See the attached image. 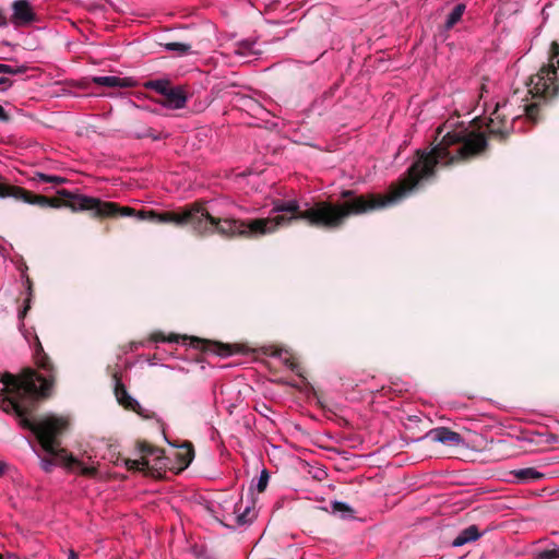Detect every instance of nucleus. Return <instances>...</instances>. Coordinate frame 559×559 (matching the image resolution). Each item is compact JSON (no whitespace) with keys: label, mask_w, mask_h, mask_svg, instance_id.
<instances>
[{"label":"nucleus","mask_w":559,"mask_h":559,"mask_svg":"<svg viewBox=\"0 0 559 559\" xmlns=\"http://www.w3.org/2000/svg\"><path fill=\"white\" fill-rule=\"evenodd\" d=\"M36 364L39 368L50 372L51 366L47 356L40 350L36 354Z\"/></svg>","instance_id":"nucleus-16"},{"label":"nucleus","mask_w":559,"mask_h":559,"mask_svg":"<svg viewBox=\"0 0 559 559\" xmlns=\"http://www.w3.org/2000/svg\"><path fill=\"white\" fill-rule=\"evenodd\" d=\"M8 80L5 78L0 76V85L7 84Z\"/></svg>","instance_id":"nucleus-29"},{"label":"nucleus","mask_w":559,"mask_h":559,"mask_svg":"<svg viewBox=\"0 0 559 559\" xmlns=\"http://www.w3.org/2000/svg\"><path fill=\"white\" fill-rule=\"evenodd\" d=\"M21 70L13 68L12 66L0 63V73L16 74Z\"/></svg>","instance_id":"nucleus-21"},{"label":"nucleus","mask_w":559,"mask_h":559,"mask_svg":"<svg viewBox=\"0 0 559 559\" xmlns=\"http://www.w3.org/2000/svg\"><path fill=\"white\" fill-rule=\"evenodd\" d=\"M287 362H289V367L294 370L296 365L290 359H287Z\"/></svg>","instance_id":"nucleus-30"},{"label":"nucleus","mask_w":559,"mask_h":559,"mask_svg":"<svg viewBox=\"0 0 559 559\" xmlns=\"http://www.w3.org/2000/svg\"><path fill=\"white\" fill-rule=\"evenodd\" d=\"M35 179L43 181V182H49V183H56V185H62L67 182V179L60 176H53V175H46L43 173H37L35 175Z\"/></svg>","instance_id":"nucleus-14"},{"label":"nucleus","mask_w":559,"mask_h":559,"mask_svg":"<svg viewBox=\"0 0 559 559\" xmlns=\"http://www.w3.org/2000/svg\"><path fill=\"white\" fill-rule=\"evenodd\" d=\"M4 469H5V465L0 462V475H2L4 473Z\"/></svg>","instance_id":"nucleus-28"},{"label":"nucleus","mask_w":559,"mask_h":559,"mask_svg":"<svg viewBox=\"0 0 559 559\" xmlns=\"http://www.w3.org/2000/svg\"><path fill=\"white\" fill-rule=\"evenodd\" d=\"M154 85H155V86H164V83H162V82H156V83H154Z\"/></svg>","instance_id":"nucleus-31"},{"label":"nucleus","mask_w":559,"mask_h":559,"mask_svg":"<svg viewBox=\"0 0 559 559\" xmlns=\"http://www.w3.org/2000/svg\"><path fill=\"white\" fill-rule=\"evenodd\" d=\"M267 480H269V475L266 473V471H263L261 473V476H260V479L258 481V490L259 491H263L267 485Z\"/></svg>","instance_id":"nucleus-20"},{"label":"nucleus","mask_w":559,"mask_h":559,"mask_svg":"<svg viewBox=\"0 0 559 559\" xmlns=\"http://www.w3.org/2000/svg\"><path fill=\"white\" fill-rule=\"evenodd\" d=\"M200 343H201V341H200V340H197V338H193V340H192V345H193L194 347H198Z\"/></svg>","instance_id":"nucleus-27"},{"label":"nucleus","mask_w":559,"mask_h":559,"mask_svg":"<svg viewBox=\"0 0 559 559\" xmlns=\"http://www.w3.org/2000/svg\"><path fill=\"white\" fill-rule=\"evenodd\" d=\"M538 559H559V548L546 549L538 554Z\"/></svg>","instance_id":"nucleus-18"},{"label":"nucleus","mask_w":559,"mask_h":559,"mask_svg":"<svg viewBox=\"0 0 559 559\" xmlns=\"http://www.w3.org/2000/svg\"><path fill=\"white\" fill-rule=\"evenodd\" d=\"M177 456L180 457L183 467H187L193 460V449L191 443H185L180 447Z\"/></svg>","instance_id":"nucleus-11"},{"label":"nucleus","mask_w":559,"mask_h":559,"mask_svg":"<svg viewBox=\"0 0 559 559\" xmlns=\"http://www.w3.org/2000/svg\"><path fill=\"white\" fill-rule=\"evenodd\" d=\"M0 120L1 121L8 120V115H7L4 108L1 105H0Z\"/></svg>","instance_id":"nucleus-24"},{"label":"nucleus","mask_w":559,"mask_h":559,"mask_svg":"<svg viewBox=\"0 0 559 559\" xmlns=\"http://www.w3.org/2000/svg\"><path fill=\"white\" fill-rule=\"evenodd\" d=\"M168 105L173 108H182L186 105V97L180 91L171 90L167 95Z\"/></svg>","instance_id":"nucleus-12"},{"label":"nucleus","mask_w":559,"mask_h":559,"mask_svg":"<svg viewBox=\"0 0 559 559\" xmlns=\"http://www.w3.org/2000/svg\"><path fill=\"white\" fill-rule=\"evenodd\" d=\"M480 537L478 528L472 525L460 533V535L453 540V546H463L466 543L474 542Z\"/></svg>","instance_id":"nucleus-9"},{"label":"nucleus","mask_w":559,"mask_h":559,"mask_svg":"<svg viewBox=\"0 0 559 559\" xmlns=\"http://www.w3.org/2000/svg\"><path fill=\"white\" fill-rule=\"evenodd\" d=\"M140 457L123 460L124 466L129 471H139L145 475L159 477L165 471L167 464L163 456V451L150 444L142 443L139 447Z\"/></svg>","instance_id":"nucleus-4"},{"label":"nucleus","mask_w":559,"mask_h":559,"mask_svg":"<svg viewBox=\"0 0 559 559\" xmlns=\"http://www.w3.org/2000/svg\"><path fill=\"white\" fill-rule=\"evenodd\" d=\"M68 559H79V557L73 550H70Z\"/></svg>","instance_id":"nucleus-26"},{"label":"nucleus","mask_w":559,"mask_h":559,"mask_svg":"<svg viewBox=\"0 0 559 559\" xmlns=\"http://www.w3.org/2000/svg\"><path fill=\"white\" fill-rule=\"evenodd\" d=\"M551 58L547 66L539 69L537 73L531 76L528 92L536 97H552L559 91V45L552 43Z\"/></svg>","instance_id":"nucleus-3"},{"label":"nucleus","mask_w":559,"mask_h":559,"mask_svg":"<svg viewBox=\"0 0 559 559\" xmlns=\"http://www.w3.org/2000/svg\"><path fill=\"white\" fill-rule=\"evenodd\" d=\"M217 353L221 356H228V355H230L229 348L227 346H222Z\"/></svg>","instance_id":"nucleus-23"},{"label":"nucleus","mask_w":559,"mask_h":559,"mask_svg":"<svg viewBox=\"0 0 559 559\" xmlns=\"http://www.w3.org/2000/svg\"><path fill=\"white\" fill-rule=\"evenodd\" d=\"M52 385V376L38 374L27 370L20 377L5 373L0 379V394L7 397L0 403L5 413H14L21 427L31 430L37 438L43 450L51 457H43L40 465L45 472H50L56 464L67 468L78 467L84 476H95V466H87L76 460L66 449L59 447L58 436L67 428L68 420L63 417L47 416L39 420L31 418L38 396H46Z\"/></svg>","instance_id":"nucleus-2"},{"label":"nucleus","mask_w":559,"mask_h":559,"mask_svg":"<svg viewBox=\"0 0 559 559\" xmlns=\"http://www.w3.org/2000/svg\"><path fill=\"white\" fill-rule=\"evenodd\" d=\"M428 436L437 442L448 445H461L464 443L463 438L460 433L447 428L439 427L429 431Z\"/></svg>","instance_id":"nucleus-6"},{"label":"nucleus","mask_w":559,"mask_h":559,"mask_svg":"<svg viewBox=\"0 0 559 559\" xmlns=\"http://www.w3.org/2000/svg\"><path fill=\"white\" fill-rule=\"evenodd\" d=\"M465 4L459 3L456 4L452 12L449 14L448 20L445 22L447 28H452L463 16L465 12Z\"/></svg>","instance_id":"nucleus-10"},{"label":"nucleus","mask_w":559,"mask_h":559,"mask_svg":"<svg viewBox=\"0 0 559 559\" xmlns=\"http://www.w3.org/2000/svg\"><path fill=\"white\" fill-rule=\"evenodd\" d=\"M488 93H489L488 86L483 85L480 88V96H479L480 99H486L488 96Z\"/></svg>","instance_id":"nucleus-22"},{"label":"nucleus","mask_w":559,"mask_h":559,"mask_svg":"<svg viewBox=\"0 0 559 559\" xmlns=\"http://www.w3.org/2000/svg\"><path fill=\"white\" fill-rule=\"evenodd\" d=\"M515 475L522 480H537L543 477V474L535 468H523L518 471Z\"/></svg>","instance_id":"nucleus-13"},{"label":"nucleus","mask_w":559,"mask_h":559,"mask_svg":"<svg viewBox=\"0 0 559 559\" xmlns=\"http://www.w3.org/2000/svg\"><path fill=\"white\" fill-rule=\"evenodd\" d=\"M506 114L507 105L496 104L490 116L477 121L476 124L466 126L460 116L448 118L437 128L433 147L429 152H423L409 168L407 176L385 195H356L354 191L345 190L341 193L343 202L318 201L306 209H301L295 199L281 200V227L304 219L310 225L337 228L350 215H361L399 201L412 191L420 179L431 175L435 166H447L480 152L486 145V132L501 136L508 134L519 117L508 119Z\"/></svg>","instance_id":"nucleus-1"},{"label":"nucleus","mask_w":559,"mask_h":559,"mask_svg":"<svg viewBox=\"0 0 559 559\" xmlns=\"http://www.w3.org/2000/svg\"><path fill=\"white\" fill-rule=\"evenodd\" d=\"M537 106L535 104L528 105L525 107V115L528 119L535 120L537 114Z\"/></svg>","instance_id":"nucleus-19"},{"label":"nucleus","mask_w":559,"mask_h":559,"mask_svg":"<svg viewBox=\"0 0 559 559\" xmlns=\"http://www.w3.org/2000/svg\"><path fill=\"white\" fill-rule=\"evenodd\" d=\"M165 48L169 51H176L179 55H186L190 51V46L182 43H167Z\"/></svg>","instance_id":"nucleus-15"},{"label":"nucleus","mask_w":559,"mask_h":559,"mask_svg":"<svg viewBox=\"0 0 559 559\" xmlns=\"http://www.w3.org/2000/svg\"><path fill=\"white\" fill-rule=\"evenodd\" d=\"M13 14L11 21L15 25H26L36 21V14L33 7L27 0H16L13 5Z\"/></svg>","instance_id":"nucleus-5"},{"label":"nucleus","mask_w":559,"mask_h":559,"mask_svg":"<svg viewBox=\"0 0 559 559\" xmlns=\"http://www.w3.org/2000/svg\"><path fill=\"white\" fill-rule=\"evenodd\" d=\"M341 507H343V504H341V503H335V506H334V508H335V509H337V510H338Z\"/></svg>","instance_id":"nucleus-32"},{"label":"nucleus","mask_w":559,"mask_h":559,"mask_svg":"<svg viewBox=\"0 0 559 559\" xmlns=\"http://www.w3.org/2000/svg\"><path fill=\"white\" fill-rule=\"evenodd\" d=\"M152 340L154 342H168V343H177L178 340H179V336L178 335H175V334H170L168 336H164L163 334L160 333H156V334H153L152 335Z\"/></svg>","instance_id":"nucleus-17"},{"label":"nucleus","mask_w":559,"mask_h":559,"mask_svg":"<svg viewBox=\"0 0 559 559\" xmlns=\"http://www.w3.org/2000/svg\"><path fill=\"white\" fill-rule=\"evenodd\" d=\"M115 395H116L118 403L120 405H122L126 409L133 411L135 413H140L141 406H140L139 402L128 394L124 385L117 378H116Z\"/></svg>","instance_id":"nucleus-7"},{"label":"nucleus","mask_w":559,"mask_h":559,"mask_svg":"<svg viewBox=\"0 0 559 559\" xmlns=\"http://www.w3.org/2000/svg\"><path fill=\"white\" fill-rule=\"evenodd\" d=\"M93 82L100 86L107 87H127L132 86L133 81L130 78H119V76H94Z\"/></svg>","instance_id":"nucleus-8"},{"label":"nucleus","mask_w":559,"mask_h":559,"mask_svg":"<svg viewBox=\"0 0 559 559\" xmlns=\"http://www.w3.org/2000/svg\"><path fill=\"white\" fill-rule=\"evenodd\" d=\"M248 512H249V509H247V510H246V512H245L243 514H240V515L238 516V521H239L240 523H245V522H246V520H245V515H246V513H248Z\"/></svg>","instance_id":"nucleus-25"}]
</instances>
